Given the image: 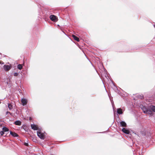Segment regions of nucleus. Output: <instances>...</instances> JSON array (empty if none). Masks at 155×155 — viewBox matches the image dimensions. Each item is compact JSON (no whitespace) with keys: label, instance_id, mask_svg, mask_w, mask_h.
Instances as JSON below:
<instances>
[{"label":"nucleus","instance_id":"b1692460","mask_svg":"<svg viewBox=\"0 0 155 155\" xmlns=\"http://www.w3.org/2000/svg\"><path fill=\"white\" fill-rule=\"evenodd\" d=\"M134 155H136V153H134Z\"/></svg>","mask_w":155,"mask_h":155},{"label":"nucleus","instance_id":"ddd939ff","mask_svg":"<svg viewBox=\"0 0 155 155\" xmlns=\"http://www.w3.org/2000/svg\"><path fill=\"white\" fill-rule=\"evenodd\" d=\"M2 130L4 131V132H7L9 131L8 129L6 127H3L2 128Z\"/></svg>","mask_w":155,"mask_h":155},{"label":"nucleus","instance_id":"6ab92c4d","mask_svg":"<svg viewBox=\"0 0 155 155\" xmlns=\"http://www.w3.org/2000/svg\"><path fill=\"white\" fill-rule=\"evenodd\" d=\"M11 114V113L9 112H8V111H7L6 112V114Z\"/></svg>","mask_w":155,"mask_h":155},{"label":"nucleus","instance_id":"dca6fc26","mask_svg":"<svg viewBox=\"0 0 155 155\" xmlns=\"http://www.w3.org/2000/svg\"><path fill=\"white\" fill-rule=\"evenodd\" d=\"M8 107L10 110H11L12 109V105L9 103L8 104Z\"/></svg>","mask_w":155,"mask_h":155},{"label":"nucleus","instance_id":"f257e3e1","mask_svg":"<svg viewBox=\"0 0 155 155\" xmlns=\"http://www.w3.org/2000/svg\"><path fill=\"white\" fill-rule=\"evenodd\" d=\"M140 108L144 113L148 114L151 115L152 114L151 110L155 112V106L153 105H151L149 107H147L142 105L140 106Z\"/></svg>","mask_w":155,"mask_h":155},{"label":"nucleus","instance_id":"0eeeda50","mask_svg":"<svg viewBox=\"0 0 155 155\" xmlns=\"http://www.w3.org/2000/svg\"><path fill=\"white\" fill-rule=\"evenodd\" d=\"M31 129L34 130H38V127L35 124H31Z\"/></svg>","mask_w":155,"mask_h":155},{"label":"nucleus","instance_id":"f03ea898","mask_svg":"<svg viewBox=\"0 0 155 155\" xmlns=\"http://www.w3.org/2000/svg\"><path fill=\"white\" fill-rule=\"evenodd\" d=\"M37 134L38 137L40 138L44 139L45 138L44 134L43 133H41L40 131H37Z\"/></svg>","mask_w":155,"mask_h":155},{"label":"nucleus","instance_id":"9d476101","mask_svg":"<svg viewBox=\"0 0 155 155\" xmlns=\"http://www.w3.org/2000/svg\"><path fill=\"white\" fill-rule=\"evenodd\" d=\"M14 124L20 126L21 124V122L19 120H16L14 122Z\"/></svg>","mask_w":155,"mask_h":155},{"label":"nucleus","instance_id":"412c9836","mask_svg":"<svg viewBox=\"0 0 155 155\" xmlns=\"http://www.w3.org/2000/svg\"><path fill=\"white\" fill-rule=\"evenodd\" d=\"M153 25V26H154V27H155V24H154V25Z\"/></svg>","mask_w":155,"mask_h":155},{"label":"nucleus","instance_id":"2eb2a0df","mask_svg":"<svg viewBox=\"0 0 155 155\" xmlns=\"http://www.w3.org/2000/svg\"><path fill=\"white\" fill-rule=\"evenodd\" d=\"M137 97L138 98L140 99H142L143 98V95H138L137 96Z\"/></svg>","mask_w":155,"mask_h":155},{"label":"nucleus","instance_id":"6e6552de","mask_svg":"<svg viewBox=\"0 0 155 155\" xmlns=\"http://www.w3.org/2000/svg\"><path fill=\"white\" fill-rule=\"evenodd\" d=\"M10 134L14 137H17L18 136V135L15 132H12L11 131H10Z\"/></svg>","mask_w":155,"mask_h":155},{"label":"nucleus","instance_id":"39448f33","mask_svg":"<svg viewBox=\"0 0 155 155\" xmlns=\"http://www.w3.org/2000/svg\"><path fill=\"white\" fill-rule=\"evenodd\" d=\"M50 19L52 21H56L57 18L56 16L54 15H51L50 16Z\"/></svg>","mask_w":155,"mask_h":155},{"label":"nucleus","instance_id":"f3484780","mask_svg":"<svg viewBox=\"0 0 155 155\" xmlns=\"http://www.w3.org/2000/svg\"><path fill=\"white\" fill-rule=\"evenodd\" d=\"M0 133L1 136H2L4 134V131L3 130L0 132Z\"/></svg>","mask_w":155,"mask_h":155},{"label":"nucleus","instance_id":"f8f14e48","mask_svg":"<svg viewBox=\"0 0 155 155\" xmlns=\"http://www.w3.org/2000/svg\"><path fill=\"white\" fill-rule=\"evenodd\" d=\"M72 37L76 41H79V38L76 36L74 35H72Z\"/></svg>","mask_w":155,"mask_h":155},{"label":"nucleus","instance_id":"9b49d317","mask_svg":"<svg viewBox=\"0 0 155 155\" xmlns=\"http://www.w3.org/2000/svg\"><path fill=\"white\" fill-rule=\"evenodd\" d=\"M117 113L119 114H122L123 113V112L122 111V109L121 108H119L117 109Z\"/></svg>","mask_w":155,"mask_h":155},{"label":"nucleus","instance_id":"a211bd4d","mask_svg":"<svg viewBox=\"0 0 155 155\" xmlns=\"http://www.w3.org/2000/svg\"><path fill=\"white\" fill-rule=\"evenodd\" d=\"M14 76H17L18 75V73L16 72V73H14Z\"/></svg>","mask_w":155,"mask_h":155},{"label":"nucleus","instance_id":"7ed1b4c3","mask_svg":"<svg viewBox=\"0 0 155 155\" xmlns=\"http://www.w3.org/2000/svg\"><path fill=\"white\" fill-rule=\"evenodd\" d=\"M11 65L5 64L3 66V68L6 71H9L11 68Z\"/></svg>","mask_w":155,"mask_h":155},{"label":"nucleus","instance_id":"5701e85b","mask_svg":"<svg viewBox=\"0 0 155 155\" xmlns=\"http://www.w3.org/2000/svg\"><path fill=\"white\" fill-rule=\"evenodd\" d=\"M140 152L139 153V155H140Z\"/></svg>","mask_w":155,"mask_h":155},{"label":"nucleus","instance_id":"423d86ee","mask_svg":"<svg viewBox=\"0 0 155 155\" xmlns=\"http://www.w3.org/2000/svg\"><path fill=\"white\" fill-rule=\"evenodd\" d=\"M122 131L124 133L127 134H129L130 132L129 130L125 128H123L122 130Z\"/></svg>","mask_w":155,"mask_h":155},{"label":"nucleus","instance_id":"4468645a","mask_svg":"<svg viewBox=\"0 0 155 155\" xmlns=\"http://www.w3.org/2000/svg\"><path fill=\"white\" fill-rule=\"evenodd\" d=\"M22 66L21 64H19L17 66V68L20 70L22 69Z\"/></svg>","mask_w":155,"mask_h":155},{"label":"nucleus","instance_id":"aec40b11","mask_svg":"<svg viewBox=\"0 0 155 155\" xmlns=\"http://www.w3.org/2000/svg\"><path fill=\"white\" fill-rule=\"evenodd\" d=\"M25 144L26 146H28V143H25Z\"/></svg>","mask_w":155,"mask_h":155},{"label":"nucleus","instance_id":"393cba45","mask_svg":"<svg viewBox=\"0 0 155 155\" xmlns=\"http://www.w3.org/2000/svg\"><path fill=\"white\" fill-rule=\"evenodd\" d=\"M51 155H53L51 154Z\"/></svg>","mask_w":155,"mask_h":155},{"label":"nucleus","instance_id":"20e7f679","mask_svg":"<svg viewBox=\"0 0 155 155\" xmlns=\"http://www.w3.org/2000/svg\"><path fill=\"white\" fill-rule=\"evenodd\" d=\"M21 101L22 103V105L23 106H25L28 103V101L26 99L23 98L21 99Z\"/></svg>","mask_w":155,"mask_h":155},{"label":"nucleus","instance_id":"1a4fd4ad","mask_svg":"<svg viewBox=\"0 0 155 155\" xmlns=\"http://www.w3.org/2000/svg\"><path fill=\"white\" fill-rule=\"evenodd\" d=\"M120 125L123 127H126V123L124 121H121L120 122Z\"/></svg>","mask_w":155,"mask_h":155},{"label":"nucleus","instance_id":"4be33fe9","mask_svg":"<svg viewBox=\"0 0 155 155\" xmlns=\"http://www.w3.org/2000/svg\"><path fill=\"white\" fill-rule=\"evenodd\" d=\"M112 106H113V108H114V106H113V104H112Z\"/></svg>","mask_w":155,"mask_h":155}]
</instances>
